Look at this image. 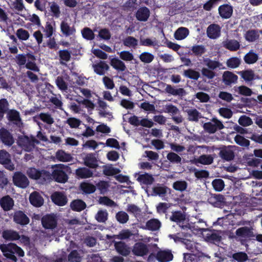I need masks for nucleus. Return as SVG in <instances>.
I'll use <instances>...</instances> for the list:
<instances>
[{
	"mask_svg": "<svg viewBox=\"0 0 262 262\" xmlns=\"http://www.w3.org/2000/svg\"><path fill=\"white\" fill-rule=\"evenodd\" d=\"M28 177L33 180H37L40 184H45L50 181L51 174L45 170H39L34 167L29 168L27 171Z\"/></svg>",
	"mask_w": 262,
	"mask_h": 262,
	"instance_id": "obj_2",
	"label": "nucleus"
},
{
	"mask_svg": "<svg viewBox=\"0 0 262 262\" xmlns=\"http://www.w3.org/2000/svg\"><path fill=\"white\" fill-rule=\"evenodd\" d=\"M208 202L214 207L223 208L226 205L225 198L221 194H211Z\"/></svg>",
	"mask_w": 262,
	"mask_h": 262,
	"instance_id": "obj_10",
	"label": "nucleus"
},
{
	"mask_svg": "<svg viewBox=\"0 0 262 262\" xmlns=\"http://www.w3.org/2000/svg\"><path fill=\"white\" fill-rule=\"evenodd\" d=\"M0 141L5 145L11 146L14 143L13 135L6 128H0Z\"/></svg>",
	"mask_w": 262,
	"mask_h": 262,
	"instance_id": "obj_9",
	"label": "nucleus"
},
{
	"mask_svg": "<svg viewBox=\"0 0 262 262\" xmlns=\"http://www.w3.org/2000/svg\"><path fill=\"white\" fill-rule=\"evenodd\" d=\"M60 27L61 32L66 37L74 35L75 34L76 29L74 26L71 27L70 25L64 20L61 22Z\"/></svg>",
	"mask_w": 262,
	"mask_h": 262,
	"instance_id": "obj_23",
	"label": "nucleus"
},
{
	"mask_svg": "<svg viewBox=\"0 0 262 262\" xmlns=\"http://www.w3.org/2000/svg\"><path fill=\"white\" fill-rule=\"evenodd\" d=\"M13 222L22 226H26L30 223V219L23 211L17 210L14 213Z\"/></svg>",
	"mask_w": 262,
	"mask_h": 262,
	"instance_id": "obj_12",
	"label": "nucleus"
},
{
	"mask_svg": "<svg viewBox=\"0 0 262 262\" xmlns=\"http://www.w3.org/2000/svg\"><path fill=\"white\" fill-rule=\"evenodd\" d=\"M214 189L216 191H221L224 188L225 183L221 179H215L212 182Z\"/></svg>",
	"mask_w": 262,
	"mask_h": 262,
	"instance_id": "obj_57",
	"label": "nucleus"
},
{
	"mask_svg": "<svg viewBox=\"0 0 262 262\" xmlns=\"http://www.w3.org/2000/svg\"><path fill=\"white\" fill-rule=\"evenodd\" d=\"M108 213L106 211L99 210L95 215L96 220L99 223H104L107 220Z\"/></svg>",
	"mask_w": 262,
	"mask_h": 262,
	"instance_id": "obj_63",
	"label": "nucleus"
},
{
	"mask_svg": "<svg viewBox=\"0 0 262 262\" xmlns=\"http://www.w3.org/2000/svg\"><path fill=\"white\" fill-rule=\"evenodd\" d=\"M223 46L230 51H236L239 49L240 45L237 40L230 39L224 41Z\"/></svg>",
	"mask_w": 262,
	"mask_h": 262,
	"instance_id": "obj_36",
	"label": "nucleus"
},
{
	"mask_svg": "<svg viewBox=\"0 0 262 262\" xmlns=\"http://www.w3.org/2000/svg\"><path fill=\"white\" fill-rule=\"evenodd\" d=\"M252 227L244 226L238 228L236 230V236L238 237V242L242 245H245L248 242L253 239L255 235Z\"/></svg>",
	"mask_w": 262,
	"mask_h": 262,
	"instance_id": "obj_4",
	"label": "nucleus"
},
{
	"mask_svg": "<svg viewBox=\"0 0 262 262\" xmlns=\"http://www.w3.org/2000/svg\"><path fill=\"white\" fill-rule=\"evenodd\" d=\"M232 258L238 262H245L247 260L248 257L246 253L239 252L234 253L232 255Z\"/></svg>",
	"mask_w": 262,
	"mask_h": 262,
	"instance_id": "obj_62",
	"label": "nucleus"
},
{
	"mask_svg": "<svg viewBox=\"0 0 262 262\" xmlns=\"http://www.w3.org/2000/svg\"><path fill=\"white\" fill-rule=\"evenodd\" d=\"M93 68L94 72L98 75H104L109 70L110 67L104 61H100L98 63L94 64Z\"/></svg>",
	"mask_w": 262,
	"mask_h": 262,
	"instance_id": "obj_18",
	"label": "nucleus"
},
{
	"mask_svg": "<svg viewBox=\"0 0 262 262\" xmlns=\"http://www.w3.org/2000/svg\"><path fill=\"white\" fill-rule=\"evenodd\" d=\"M139 59L144 63H149L152 61L154 56L151 53L144 52L140 55Z\"/></svg>",
	"mask_w": 262,
	"mask_h": 262,
	"instance_id": "obj_56",
	"label": "nucleus"
},
{
	"mask_svg": "<svg viewBox=\"0 0 262 262\" xmlns=\"http://www.w3.org/2000/svg\"><path fill=\"white\" fill-rule=\"evenodd\" d=\"M51 174L55 181L58 183H64L68 179V176L66 172L62 169L64 165L63 164H57Z\"/></svg>",
	"mask_w": 262,
	"mask_h": 262,
	"instance_id": "obj_7",
	"label": "nucleus"
},
{
	"mask_svg": "<svg viewBox=\"0 0 262 262\" xmlns=\"http://www.w3.org/2000/svg\"><path fill=\"white\" fill-rule=\"evenodd\" d=\"M165 92L173 96H183L185 95V91L183 88L175 89L170 84H167L165 89Z\"/></svg>",
	"mask_w": 262,
	"mask_h": 262,
	"instance_id": "obj_37",
	"label": "nucleus"
},
{
	"mask_svg": "<svg viewBox=\"0 0 262 262\" xmlns=\"http://www.w3.org/2000/svg\"><path fill=\"white\" fill-rule=\"evenodd\" d=\"M103 173L106 176H113L119 172V170L117 168L111 166H103Z\"/></svg>",
	"mask_w": 262,
	"mask_h": 262,
	"instance_id": "obj_58",
	"label": "nucleus"
},
{
	"mask_svg": "<svg viewBox=\"0 0 262 262\" xmlns=\"http://www.w3.org/2000/svg\"><path fill=\"white\" fill-rule=\"evenodd\" d=\"M146 226L149 230L156 231L160 228L161 223L157 219H150L146 222Z\"/></svg>",
	"mask_w": 262,
	"mask_h": 262,
	"instance_id": "obj_43",
	"label": "nucleus"
},
{
	"mask_svg": "<svg viewBox=\"0 0 262 262\" xmlns=\"http://www.w3.org/2000/svg\"><path fill=\"white\" fill-rule=\"evenodd\" d=\"M59 57L60 60V63L62 64H64L62 61L66 62L69 61L71 57V52L68 50H62L58 52Z\"/></svg>",
	"mask_w": 262,
	"mask_h": 262,
	"instance_id": "obj_52",
	"label": "nucleus"
},
{
	"mask_svg": "<svg viewBox=\"0 0 262 262\" xmlns=\"http://www.w3.org/2000/svg\"><path fill=\"white\" fill-rule=\"evenodd\" d=\"M259 37L258 30H250L246 32L245 38L249 42H254Z\"/></svg>",
	"mask_w": 262,
	"mask_h": 262,
	"instance_id": "obj_42",
	"label": "nucleus"
},
{
	"mask_svg": "<svg viewBox=\"0 0 262 262\" xmlns=\"http://www.w3.org/2000/svg\"><path fill=\"white\" fill-rule=\"evenodd\" d=\"M41 224L45 229H53L56 227L57 222L54 215L47 214L41 218Z\"/></svg>",
	"mask_w": 262,
	"mask_h": 262,
	"instance_id": "obj_13",
	"label": "nucleus"
},
{
	"mask_svg": "<svg viewBox=\"0 0 262 262\" xmlns=\"http://www.w3.org/2000/svg\"><path fill=\"white\" fill-rule=\"evenodd\" d=\"M111 65L118 71L124 72L126 70V67L125 63L117 58H113L111 60Z\"/></svg>",
	"mask_w": 262,
	"mask_h": 262,
	"instance_id": "obj_35",
	"label": "nucleus"
},
{
	"mask_svg": "<svg viewBox=\"0 0 262 262\" xmlns=\"http://www.w3.org/2000/svg\"><path fill=\"white\" fill-rule=\"evenodd\" d=\"M188 29L185 27L178 28L174 32V37L177 40H182L189 35Z\"/></svg>",
	"mask_w": 262,
	"mask_h": 262,
	"instance_id": "obj_39",
	"label": "nucleus"
},
{
	"mask_svg": "<svg viewBox=\"0 0 262 262\" xmlns=\"http://www.w3.org/2000/svg\"><path fill=\"white\" fill-rule=\"evenodd\" d=\"M82 37L88 40H92L95 38V34L93 31L88 27L84 28L81 31Z\"/></svg>",
	"mask_w": 262,
	"mask_h": 262,
	"instance_id": "obj_54",
	"label": "nucleus"
},
{
	"mask_svg": "<svg viewBox=\"0 0 262 262\" xmlns=\"http://www.w3.org/2000/svg\"><path fill=\"white\" fill-rule=\"evenodd\" d=\"M205 238L206 241L210 242H219L222 239V237L219 234L211 231L206 234Z\"/></svg>",
	"mask_w": 262,
	"mask_h": 262,
	"instance_id": "obj_53",
	"label": "nucleus"
},
{
	"mask_svg": "<svg viewBox=\"0 0 262 262\" xmlns=\"http://www.w3.org/2000/svg\"><path fill=\"white\" fill-rule=\"evenodd\" d=\"M28 59L25 64L26 68L31 71L38 72L39 69L35 63V56L32 53H27Z\"/></svg>",
	"mask_w": 262,
	"mask_h": 262,
	"instance_id": "obj_26",
	"label": "nucleus"
},
{
	"mask_svg": "<svg viewBox=\"0 0 262 262\" xmlns=\"http://www.w3.org/2000/svg\"><path fill=\"white\" fill-rule=\"evenodd\" d=\"M154 178L152 175L145 173L139 176L137 178V181L140 183L141 184H144L146 185H151L154 182Z\"/></svg>",
	"mask_w": 262,
	"mask_h": 262,
	"instance_id": "obj_34",
	"label": "nucleus"
},
{
	"mask_svg": "<svg viewBox=\"0 0 262 262\" xmlns=\"http://www.w3.org/2000/svg\"><path fill=\"white\" fill-rule=\"evenodd\" d=\"M16 34L17 37L22 40H27L30 37L29 32L23 28L18 29L16 31Z\"/></svg>",
	"mask_w": 262,
	"mask_h": 262,
	"instance_id": "obj_64",
	"label": "nucleus"
},
{
	"mask_svg": "<svg viewBox=\"0 0 262 262\" xmlns=\"http://www.w3.org/2000/svg\"><path fill=\"white\" fill-rule=\"evenodd\" d=\"M156 257L159 262H169L172 260L173 256L170 251L160 250L157 253Z\"/></svg>",
	"mask_w": 262,
	"mask_h": 262,
	"instance_id": "obj_25",
	"label": "nucleus"
},
{
	"mask_svg": "<svg viewBox=\"0 0 262 262\" xmlns=\"http://www.w3.org/2000/svg\"><path fill=\"white\" fill-rule=\"evenodd\" d=\"M218 10L220 15L224 19L229 18L233 13V7L228 4H223L220 6Z\"/></svg>",
	"mask_w": 262,
	"mask_h": 262,
	"instance_id": "obj_19",
	"label": "nucleus"
},
{
	"mask_svg": "<svg viewBox=\"0 0 262 262\" xmlns=\"http://www.w3.org/2000/svg\"><path fill=\"white\" fill-rule=\"evenodd\" d=\"M83 164L87 167L96 169L98 167V160L94 153H89L83 158Z\"/></svg>",
	"mask_w": 262,
	"mask_h": 262,
	"instance_id": "obj_15",
	"label": "nucleus"
},
{
	"mask_svg": "<svg viewBox=\"0 0 262 262\" xmlns=\"http://www.w3.org/2000/svg\"><path fill=\"white\" fill-rule=\"evenodd\" d=\"M114 247L116 252L122 256H127L131 252L130 248L125 242L114 241Z\"/></svg>",
	"mask_w": 262,
	"mask_h": 262,
	"instance_id": "obj_14",
	"label": "nucleus"
},
{
	"mask_svg": "<svg viewBox=\"0 0 262 262\" xmlns=\"http://www.w3.org/2000/svg\"><path fill=\"white\" fill-rule=\"evenodd\" d=\"M187 187V183L185 181H177L173 184V188L177 191L182 192L185 190Z\"/></svg>",
	"mask_w": 262,
	"mask_h": 262,
	"instance_id": "obj_59",
	"label": "nucleus"
},
{
	"mask_svg": "<svg viewBox=\"0 0 262 262\" xmlns=\"http://www.w3.org/2000/svg\"><path fill=\"white\" fill-rule=\"evenodd\" d=\"M166 158L172 164H181L182 158L175 152H169L167 155Z\"/></svg>",
	"mask_w": 262,
	"mask_h": 262,
	"instance_id": "obj_49",
	"label": "nucleus"
},
{
	"mask_svg": "<svg viewBox=\"0 0 262 262\" xmlns=\"http://www.w3.org/2000/svg\"><path fill=\"white\" fill-rule=\"evenodd\" d=\"M258 58L257 54L254 53L252 51H250L247 53L244 57L245 62L249 64L255 63L257 61Z\"/></svg>",
	"mask_w": 262,
	"mask_h": 262,
	"instance_id": "obj_45",
	"label": "nucleus"
},
{
	"mask_svg": "<svg viewBox=\"0 0 262 262\" xmlns=\"http://www.w3.org/2000/svg\"><path fill=\"white\" fill-rule=\"evenodd\" d=\"M221 28L217 24H212L210 25L207 29V36L211 39H215L220 35Z\"/></svg>",
	"mask_w": 262,
	"mask_h": 262,
	"instance_id": "obj_20",
	"label": "nucleus"
},
{
	"mask_svg": "<svg viewBox=\"0 0 262 262\" xmlns=\"http://www.w3.org/2000/svg\"><path fill=\"white\" fill-rule=\"evenodd\" d=\"M39 143V141L32 135H21L18 137L17 140L18 145L27 152L32 151L34 149L35 145Z\"/></svg>",
	"mask_w": 262,
	"mask_h": 262,
	"instance_id": "obj_3",
	"label": "nucleus"
},
{
	"mask_svg": "<svg viewBox=\"0 0 262 262\" xmlns=\"http://www.w3.org/2000/svg\"><path fill=\"white\" fill-rule=\"evenodd\" d=\"M138 40L133 36H127L123 40V45L127 47L135 48L138 45Z\"/></svg>",
	"mask_w": 262,
	"mask_h": 262,
	"instance_id": "obj_48",
	"label": "nucleus"
},
{
	"mask_svg": "<svg viewBox=\"0 0 262 262\" xmlns=\"http://www.w3.org/2000/svg\"><path fill=\"white\" fill-rule=\"evenodd\" d=\"M14 185L21 188H26L29 185V181L27 176L21 171H16L12 177Z\"/></svg>",
	"mask_w": 262,
	"mask_h": 262,
	"instance_id": "obj_5",
	"label": "nucleus"
},
{
	"mask_svg": "<svg viewBox=\"0 0 262 262\" xmlns=\"http://www.w3.org/2000/svg\"><path fill=\"white\" fill-rule=\"evenodd\" d=\"M55 157L58 161L62 162H70L73 159L70 154L67 153L62 149H59L56 152Z\"/></svg>",
	"mask_w": 262,
	"mask_h": 262,
	"instance_id": "obj_33",
	"label": "nucleus"
},
{
	"mask_svg": "<svg viewBox=\"0 0 262 262\" xmlns=\"http://www.w3.org/2000/svg\"><path fill=\"white\" fill-rule=\"evenodd\" d=\"M226 64L228 68L234 69L239 67L241 64V60L236 57H231L227 60Z\"/></svg>",
	"mask_w": 262,
	"mask_h": 262,
	"instance_id": "obj_60",
	"label": "nucleus"
},
{
	"mask_svg": "<svg viewBox=\"0 0 262 262\" xmlns=\"http://www.w3.org/2000/svg\"><path fill=\"white\" fill-rule=\"evenodd\" d=\"M75 174L79 179H87L92 177L93 172L89 168L83 167L76 169Z\"/></svg>",
	"mask_w": 262,
	"mask_h": 262,
	"instance_id": "obj_28",
	"label": "nucleus"
},
{
	"mask_svg": "<svg viewBox=\"0 0 262 262\" xmlns=\"http://www.w3.org/2000/svg\"><path fill=\"white\" fill-rule=\"evenodd\" d=\"M80 188L85 194H91L96 191V186L91 183L87 182L81 183Z\"/></svg>",
	"mask_w": 262,
	"mask_h": 262,
	"instance_id": "obj_41",
	"label": "nucleus"
},
{
	"mask_svg": "<svg viewBox=\"0 0 262 262\" xmlns=\"http://www.w3.org/2000/svg\"><path fill=\"white\" fill-rule=\"evenodd\" d=\"M29 200L30 203L36 207H40L43 204L42 197L36 192H33L30 194Z\"/></svg>",
	"mask_w": 262,
	"mask_h": 262,
	"instance_id": "obj_31",
	"label": "nucleus"
},
{
	"mask_svg": "<svg viewBox=\"0 0 262 262\" xmlns=\"http://www.w3.org/2000/svg\"><path fill=\"white\" fill-rule=\"evenodd\" d=\"M186 219V215L184 213L181 211H173L171 212V215L169 217L170 221L179 224L183 223Z\"/></svg>",
	"mask_w": 262,
	"mask_h": 262,
	"instance_id": "obj_32",
	"label": "nucleus"
},
{
	"mask_svg": "<svg viewBox=\"0 0 262 262\" xmlns=\"http://www.w3.org/2000/svg\"><path fill=\"white\" fill-rule=\"evenodd\" d=\"M69 262H80L81 257L76 250H72L68 256Z\"/></svg>",
	"mask_w": 262,
	"mask_h": 262,
	"instance_id": "obj_61",
	"label": "nucleus"
},
{
	"mask_svg": "<svg viewBox=\"0 0 262 262\" xmlns=\"http://www.w3.org/2000/svg\"><path fill=\"white\" fill-rule=\"evenodd\" d=\"M192 53L196 56H201L206 51V48L203 45L193 46L191 49Z\"/></svg>",
	"mask_w": 262,
	"mask_h": 262,
	"instance_id": "obj_51",
	"label": "nucleus"
},
{
	"mask_svg": "<svg viewBox=\"0 0 262 262\" xmlns=\"http://www.w3.org/2000/svg\"><path fill=\"white\" fill-rule=\"evenodd\" d=\"M183 75L187 78L194 80H197L200 77V73L192 69L184 70Z\"/></svg>",
	"mask_w": 262,
	"mask_h": 262,
	"instance_id": "obj_47",
	"label": "nucleus"
},
{
	"mask_svg": "<svg viewBox=\"0 0 262 262\" xmlns=\"http://www.w3.org/2000/svg\"><path fill=\"white\" fill-rule=\"evenodd\" d=\"M0 164L10 171H13L15 169V166L11 161L10 154L5 149L0 150Z\"/></svg>",
	"mask_w": 262,
	"mask_h": 262,
	"instance_id": "obj_8",
	"label": "nucleus"
},
{
	"mask_svg": "<svg viewBox=\"0 0 262 262\" xmlns=\"http://www.w3.org/2000/svg\"><path fill=\"white\" fill-rule=\"evenodd\" d=\"M211 122L205 123L203 127L205 130L209 134H214L217 130L224 128L225 126L223 123L216 118H212Z\"/></svg>",
	"mask_w": 262,
	"mask_h": 262,
	"instance_id": "obj_6",
	"label": "nucleus"
},
{
	"mask_svg": "<svg viewBox=\"0 0 262 262\" xmlns=\"http://www.w3.org/2000/svg\"><path fill=\"white\" fill-rule=\"evenodd\" d=\"M2 237L7 241H14L19 239L20 235L16 231L12 229H7L3 231Z\"/></svg>",
	"mask_w": 262,
	"mask_h": 262,
	"instance_id": "obj_24",
	"label": "nucleus"
},
{
	"mask_svg": "<svg viewBox=\"0 0 262 262\" xmlns=\"http://www.w3.org/2000/svg\"><path fill=\"white\" fill-rule=\"evenodd\" d=\"M238 76L233 72L229 71H225L222 76L223 82L226 85H231L237 82Z\"/></svg>",
	"mask_w": 262,
	"mask_h": 262,
	"instance_id": "obj_17",
	"label": "nucleus"
},
{
	"mask_svg": "<svg viewBox=\"0 0 262 262\" xmlns=\"http://www.w3.org/2000/svg\"><path fill=\"white\" fill-rule=\"evenodd\" d=\"M70 206L73 211H81L86 208V205L83 201L75 200L71 202Z\"/></svg>",
	"mask_w": 262,
	"mask_h": 262,
	"instance_id": "obj_38",
	"label": "nucleus"
},
{
	"mask_svg": "<svg viewBox=\"0 0 262 262\" xmlns=\"http://www.w3.org/2000/svg\"><path fill=\"white\" fill-rule=\"evenodd\" d=\"M133 254L137 256H144L147 255L149 252L148 246L142 243H136L131 250Z\"/></svg>",
	"mask_w": 262,
	"mask_h": 262,
	"instance_id": "obj_11",
	"label": "nucleus"
},
{
	"mask_svg": "<svg viewBox=\"0 0 262 262\" xmlns=\"http://www.w3.org/2000/svg\"><path fill=\"white\" fill-rule=\"evenodd\" d=\"M149 16L150 11L146 7H140L135 14L136 19L140 21H146Z\"/></svg>",
	"mask_w": 262,
	"mask_h": 262,
	"instance_id": "obj_22",
	"label": "nucleus"
},
{
	"mask_svg": "<svg viewBox=\"0 0 262 262\" xmlns=\"http://www.w3.org/2000/svg\"><path fill=\"white\" fill-rule=\"evenodd\" d=\"M51 199L55 204L59 206H64L68 202L66 195L59 191H55L53 193L51 196Z\"/></svg>",
	"mask_w": 262,
	"mask_h": 262,
	"instance_id": "obj_16",
	"label": "nucleus"
},
{
	"mask_svg": "<svg viewBox=\"0 0 262 262\" xmlns=\"http://www.w3.org/2000/svg\"><path fill=\"white\" fill-rule=\"evenodd\" d=\"M234 139L235 143L241 146L248 147L250 145V141L241 135H236Z\"/></svg>",
	"mask_w": 262,
	"mask_h": 262,
	"instance_id": "obj_50",
	"label": "nucleus"
},
{
	"mask_svg": "<svg viewBox=\"0 0 262 262\" xmlns=\"http://www.w3.org/2000/svg\"><path fill=\"white\" fill-rule=\"evenodd\" d=\"M117 221L121 224H125L129 220V216L127 213L124 211H120L118 212L116 214Z\"/></svg>",
	"mask_w": 262,
	"mask_h": 262,
	"instance_id": "obj_55",
	"label": "nucleus"
},
{
	"mask_svg": "<svg viewBox=\"0 0 262 262\" xmlns=\"http://www.w3.org/2000/svg\"><path fill=\"white\" fill-rule=\"evenodd\" d=\"M242 78L246 82L252 81L254 79L255 74L252 70H247L239 73Z\"/></svg>",
	"mask_w": 262,
	"mask_h": 262,
	"instance_id": "obj_46",
	"label": "nucleus"
},
{
	"mask_svg": "<svg viewBox=\"0 0 262 262\" xmlns=\"http://www.w3.org/2000/svg\"><path fill=\"white\" fill-rule=\"evenodd\" d=\"M0 249L5 257L13 262H17L18 260L15 254L20 257L25 256V252L22 248L13 243L1 245Z\"/></svg>",
	"mask_w": 262,
	"mask_h": 262,
	"instance_id": "obj_1",
	"label": "nucleus"
},
{
	"mask_svg": "<svg viewBox=\"0 0 262 262\" xmlns=\"http://www.w3.org/2000/svg\"><path fill=\"white\" fill-rule=\"evenodd\" d=\"M220 157L224 160L226 161H230L234 159L235 155L234 152L231 150H227L226 149H222L220 151Z\"/></svg>",
	"mask_w": 262,
	"mask_h": 262,
	"instance_id": "obj_40",
	"label": "nucleus"
},
{
	"mask_svg": "<svg viewBox=\"0 0 262 262\" xmlns=\"http://www.w3.org/2000/svg\"><path fill=\"white\" fill-rule=\"evenodd\" d=\"M204 64L210 70H214L217 68L219 69H224V67L223 66L222 63L219 61L213 60L209 58H206L203 59Z\"/></svg>",
	"mask_w": 262,
	"mask_h": 262,
	"instance_id": "obj_30",
	"label": "nucleus"
},
{
	"mask_svg": "<svg viewBox=\"0 0 262 262\" xmlns=\"http://www.w3.org/2000/svg\"><path fill=\"white\" fill-rule=\"evenodd\" d=\"M14 200L9 195L3 196L0 199V205L5 211H8L13 208Z\"/></svg>",
	"mask_w": 262,
	"mask_h": 262,
	"instance_id": "obj_21",
	"label": "nucleus"
},
{
	"mask_svg": "<svg viewBox=\"0 0 262 262\" xmlns=\"http://www.w3.org/2000/svg\"><path fill=\"white\" fill-rule=\"evenodd\" d=\"M7 118L10 121L15 122H14L15 124H17V122L21 121L19 112L15 110H11L8 112Z\"/></svg>",
	"mask_w": 262,
	"mask_h": 262,
	"instance_id": "obj_44",
	"label": "nucleus"
},
{
	"mask_svg": "<svg viewBox=\"0 0 262 262\" xmlns=\"http://www.w3.org/2000/svg\"><path fill=\"white\" fill-rule=\"evenodd\" d=\"M187 114V120L190 121L198 122L202 116L196 108L187 109L185 111Z\"/></svg>",
	"mask_w": 262,
	"mask_h": 262,
	"instance_id": "obj_29",
	"label": "nucleus"
},
{
	"mask_svg": "<svg viewBox=\"0 0 262 262\" xmlns=\"http://www.w3.org/2000/svg\"><path fill=\"white\" fill-rule=\"evenodd\" d=\"M213 157L211 155H202L199 158H195L192 161V163L198 166V164L203 165H210L213 162Z\"/></svg>",
	"mask_w": 262,
	"mask_h": 262,
	"instance_id": "obj_27",
	"label": "nucleus"
}]
</instances>
